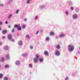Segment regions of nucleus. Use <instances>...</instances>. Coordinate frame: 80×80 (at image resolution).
Wrapping results in <instances>:
<instances>
[{
  "mask_svg": "<svg viewBox=\"0 0 80 80\" xmlns=\"http://www.w3.org/2000/svg\"><path fill=\"white\" fill-rule=\"evenodd\" d=\"M26 27V26L25 24H23L22 26V28H25Z\"/></svg>",
  "mask_w": 80,
  "mask_h": 80,
  "instance_id": "nucleus-19",
  "label": "nucleus"
},
{
  "mask_svg": "<svg viewBox=\"0 0 80 80\" xmlns=\"http://www.w3.org/2000/svg\"><path fill=\"white\" fill-rule=\"evenodd\" d=\"M38 18V16H36V17H35V19H37Z\"/></svg>",
  "mask_w": 80,
  "mask_h": 80,
  "instance_id": "nucleus-33",
  "label": "nucleus"
},
{
  "mask_svg": "<svg viewBox=\"0 0 80 80\" xmlns=\"http://www.w3.org/2000/svg\"><path fill=\"white\" fill-rule=\"evenodd\" d=\"M38 32H39L38 31L37 32H36V34H38Z\"/></svg>",
  "mask_w": 80,
  "mask_h": 80,
  "instance_id": "nucleus-35",
  "label": "nucleus"
},
{
  "mask_svg": "<svg viewBox=\"0 0 80 80\" xmlns=\"http://www.w3.org/2000/svg\"><path fill=\"white\" fill-rule=\"evenodd\" d=\"M5 68H9L10 66L9 65H6L5 66Z\"/></svg>",
  "mask_w": 80,
  "mask_h": 80,
  "instance_id": "nucleus-9",
  "label": "nucleus"
},
{
  "mask_svg": "<svg viewBox=\"0 0 80 80\" xmlns=\"http://www.w3.org/2000/svg\"><path fill=\"white\" fill-rule=\"evenodd\" d=\"M2 30V29L1 28H0V30Z\"/></svg>",
  "mask_w": 80,
  "mask_h": 80,
  "instance_id": "nucleus-44",
  "label": "nucleus"
},
{
  "mask_svg": "<svg viewBox=\"0 0 80 80\" xmlns=\"http://www.w3.org/2000/svg\"><path fill=\"white\" fill-rule=\"evenodd\" d=\"M21 27H20V26H19V27H18V30H21Z\"/></svg>",
  "mask_w": 80,
  "mask_h": 80,
  "instance_id": "nucleus-20",
  "label": "nucleus"
},
{
  "mask_svg": "<svg viewBox=\"0 0 80 80\" xmlns=\"http://www.w3.org/2000/svg\"><path fill=\"white\" fill-rule=\"evenodd\" d=\"M5 38V36H3V37H2V38H3V39Z\"/></svg>",
  "mask_w": 80,
  "mask_h": 80,
  "instance_id": "nucleus-39",
  "label": "nucleus"
},
{
  "mask_svg": "<svg viewBox=\"0 0 80 80\" xmlns=\"http://www.w3.org/2000/svg\"><path fill=\"white\" fill-rule=\"evenodd\" d=\"M0 67H1V65H0Z\"/></svg>",
  "mask_w": 80,
  "mask_h": 80,
  "instance_id": "nucleus-46",
  "label": "nucleus"
},
{
  "mask_svg": "<svg viewBox=\"0 0 80 80\" xmlns=\"http://www.w3.org/2000/svg\"><path fill=\"white\" fill-rule=\"evenodd\" d=\"M27 20V19L26 18H25L24 19L25 21H26Z\"/></svg>",
  "mask_w": 80,
  "mask_h": 80,
  "instance_id": "nucleus-37",
  "label": "nucleus"
},
{
  "mask_svg": "<svg viewBox=\"0 0 80 80\" xmlns=\"http://www.w3.org/2000/svg\"><path fill=\"white\" fill-rule=\"evenodd\" d=\"M14 28H18V25H17V24H15L14 25Z\"/></svg>",
  "mask_w": 80,
  "mask_h": 80,
  "instance_id": "nucleus-23",
  "label": "nucleus"
},
{
  "mask_svg": "<svg viewBox=\"0 0 80 80\" xmlns=\"http://www.w3.org/2000/svg\"><path fill=\"white\" fill-rule=\"evenodd\" d=\"M77 10H78V9H76V11H77Z\"/></svg>",
  "mask_w": 80,
  "mask_h": 80,
  "instance_id": "nucleus-43",
  "label": "nucleus"
},
{
  "mask_svg": "<svg viewBox=\"0 0 80 80\" xmlns=\"http://www.w3.org/2000/svg\"><path fill=\"white\" fill-rule=\"evenodd\" d=\"M8 39L12 41V42H13L14 40L13 38H12V35L11 34H9L8 35Z\"/></svg>",
  "mask_w": 80,
  "mask_h": 80,
  "instance_id": "nucleus-3",
  "label": "nucleus"
},
{
  "mask_svg": "<svg viewBox=\"0 0 80 80\" xmlns=\"http://www.w3.org/2000/svg\"><path fill=\"white\" fill-rule=\"evenodd\" d=\"M65 79L66 80H68V78H66Z\"/></svg>",
  "mask_w": 80,
  "mask_h": 80,
  "instance_id": "nucleus-36",
  "label": "nucleus"
},
{
  "mask_svg": "<svg viewBox=\"0 0 80 80\" xmlns=\"http://www.w3.org/2000/svg\"><path fill=\"white\" fill-rule=\"evenodd\" d=\"M73 9H74L73 7L71 6L70 7V9H71V10H73Z\"/></svg>",
  "mask_w": 80,
  "mask_h": 80,
  "instance_id": "nucleus-26",
  "label": "nucleus"
},
{
  "mask_svg": "<svg viewBox=\"0 0 80 80\" xmlns=\"http://www.w3.org/2000/svg\"><path fill=\"white\" fill-rule=\"evenodd\" d=\"M68 47L69 48V50L70 51V52H71L74 50V46L72 45H68Z\"/></svg>",
  "mask_w": 80,
  "mask_h": 80,
  "instance_id": "nucleus-2",
  "label": "nucleus"
},
{
  "mask_svg": "<svg viewBox=\"0 0 80 80\" xmlns=\"http://www.w3.org/2000/svg\"><path fill=\"white\" fill-rule=\"evenodd\" d=\"M2 21H0V25H2Z\"/></svg>",
  "mask_w": 80,
  "mask_h": 80,
  "instance_id": "nucleus-32",
  "label": "nucleus"
},
{
  "mask_svg": "<svg viewBox=\"0 0 80 80\" xmlns=\"http://www.w3.org/2000/svg\"><path fill=\"white\" fill-rule=\"evenodd\" d=\"M31 0H27V3L28 4L30 2V1Z\"/></svg>",
  "mask_w": 80,
  "mask_h": 80,
  "instance_id": "nucleus-25",
  "label": "nucleus"
},
{
  "mask_svg": "<svg viewBox=\"0 0 80 80\" xmlns=\"http://www.w3.org/2000/svg\"><path fill=\"white\" fill-rule=\"evenodd\" d=\"M56 48L58 49H59L60 48V45H57L56 46Z\"/></svg>",
  "mask_w": 80,
  "mask_h": 80,
  "instance_id": "nucleus-15",
  "label": "nucleus"
},
{
  "mask_svg": "<svg viewBox=\"0 0 80 80\" xmlns=\"http://www.w3.org/2000/svg\"><path fill=\"white\" fill-rule=\"evenodd\" d=\"M6 56H7V58H8V59H9V55L8 54H7L6 55Z\"/></svg>",
  "mask_w": 80,
  "mask_h": 80,
  "instance_id": "nucleus-18",
  "label": "nucleus"
},
{
  "mask_svg": "<svg viewBox=\"0 0 80 80\" xmlns=\"http://www.w3.org/2000/svg\"><path fill=\"white\" fill-rule=\"evenodd\" d=\"M29 67L31 68H32V64H29Z\"/></svg>",
  "mask_w": 80,
  "mask_h": 80,
  "instance_id": "nucleus-27",
  "label": "nucleus"
},
{
  "mask_svg": "<svg viewBox=\"0 0 80 80\" xmlns=\"http://www.w3.org/2000/svg\"><path fill=\"white\" fill-rule=\"evenodd\" d=\"M7 32V30H4V31H2V32L3 33H4V34L6 33Z\"/></svg>",
  "mask_w": 80,
  "mask_h": 80,
  "instance_id": "nucleus-12",
  "label": "nucleus"
},
{
  "mask_svg": "<svg viewBox=\"0 0 80 80\" xmlns=\"http://www.w3.org/2000/svg\"><path fill=\"white\" fill-rule=\"evenodd\" d=\"M50 35H54V33L53 32H50V33H49Z\"/></svg>",
  "mask_w": 80,
  "mask_h": 80,
  "instance_id": "nucleus-7",
  "label": "nucleus"
},
{
  "mask_svg": "<svg viewBox=\"0 0 80 80\" xmlns=\"http://www.w3.org/2000/svg\"><path fill=\"white\" fill-rule=\"evenodd\" d=\"M4 60H5V59H4V58H3V57H2L1 59V62H4Z\"/></svg>",
  "mask_w": 80,
  "mask_h": 80,
  "instance_id": "nucleus-11",
  "label": "nucleus"
},
{
  "mask_svg": "<svg viewBox=\"0 0 80 80\" xmlns=\"http://www.w3.org/2000/svg\"><path fill=\"white\" fill-rule=\"evenodd\" d=\"M22 55L23 57H27V54L26 53H23L22 54Z\"/></svg>",
  "mask_w": 80,
  "mask_h": 80,
  "instance_id": "nucleus-14",
  "label": "nucleus"
},
{
  "mask_svg": "<svg viewBox=\"0 0 80 80\" xmlns=\"http://www.w3.org/2000/svg\"><path fill=\"white\" fill-rule=\"evenodd\" d=\"M26 38H30V37L29 35H27L26 36Z\"/></svg>",
  "mask_w": 80,
  "mask_h": 80,
  "instance_id": "nucleus-21",
  "label": "nucleus"
},
{
  "mask_svg": "<svg viewBox=\"0 0 80 80\" xmlns=\"http://www.w3.org/2000/svg\"><path fill=\"white\" fill-rule=\"evenodd\" d=\"M66 14H67V15H68V11H66Z\"/></svg>",
  "mask_w": 80,
  "mask_h": 80,
  "instance_id": "nucleus-31",
  "label": "nucleus"
},
{
  "mask_svg": "<svg viewBox=\"0 0 80 80\" xmlns=\"http://www.w3.org/2000/svg\"><path fill=\"white\" fill-rule=\"evenodd\" d=\"M19 11V10L18 9L17 10V11H16V13H17V14H18Z\"/></svg>",
  "mask_w": 80,
  "mask_h": 80,
  "instance_id": "nucleus-30",
  "label": "nucleus"
},
{
  "mask_svg": "<svg viewBox=\"0 0 80 80\" xmlns=\"http://www.w3.org/2000/svg\"><path fill=\"white\" fill-rule=\"evenodd\" d=\"M18 43L19 45H22V41L21 40H19Z\"/></svg>",
  "mask_w": 80,
  "mask_h": 80,
  "instance_id": "nucleus-5",
  "label": "nucleus"
},
{
  "mask_svg": "<svg viewBox=\"0 0 80 80\" xmlns=\"http://www.w3.org/2000/svg\"><path fill=\"white\" fill-rule=\"evenodd\" d=\"M4 80H8V78L7 77H4Z\"/></svg>",
  "mask_w": 80,
  "mask_h": 80,
  "instance_id": "nucleus-22",
  "label": "nucleus"
},
{
  "mask_svg": "<svg viewBox=\"0 0 80 80\" xmlns=\"http://www.w3.org/2000/svg\"><path fill=\"white\" fill-rule=\"evenodd\" d=\"M2 44V42H0V45H1Z\"/></svg>",
  "mask_w": 80,
  "mask_h": 80,
  "instance_id": "nucleus-42",
  "label": "nucleus"
},
{
  "mask_svg": "<svg viewBox=\"0 0 80 80\" xmlns=\"http://www.w3.org/2000/svg\"><path fill=\"white\" fill-rule=\"evenodd\" d=\"M64 35L63 33H61V35H60V37H64Z\"/></svg>",
  "mask_w": 80,
  "mask_h": 80,
  "instance_id": "nucleus-16",
  "label": "nucleus"
},
{
  "mask_svg": "<svg viewBox=\"0 0 80 80\" xmlns=\"http://www.w3.org/2000/svg\"><path fill=\"white\" fill-rule=\"evenodd\" d=\"M14 30H15L14 29H13L12 31V32H14Z\"/></svg>",
  "mask_w": 80,
  "mask_h": 80,
  "instance_id": "nucleus-38",
  "label": "nucleus"
},
{
  "mask_svg": "<svg viewBox=\"0 0 80 80\" xmlns=\"http://www.w3.org/2000/svg\"><path fill=\"white\" fill-rule=\"evenodd\" d=\"M30 48H31V49L33 48V47H32V46H31V47H30Z\"/></svg>",
  "mask_w": 80,
  "mask_h": 80,
  "instance_id": "nucleus-40",
  "label": "nucleus"
},
{
  "mask_svg": "<svg viewBox=\"0 0 80 80\" xmlns=\"http://www.w3.org/2000/svg\"><path fill=\"white\" fill-rule=\"evenodd\" d=\"M77 15H76V14H74V15H73V18H74V19H76L77 18Z\"/></svg>",
  "mask_w": 80,
  "mask_h": 80,
  "instance_id": "nucleus-8",
  "label": "nucleus"
},
{
  "mask_svg": "<svg viewBox=\"0 0 80 80\" xmlns=\"http://www.w3.org/2000/svg\"><path fill=\"white\" fill-rule=\"evenodd\" d=\"M16 65H19L20 64V62L19 61H16Z\"/></svg>",
  "mask_w": 80,
  "mask_h": 80,
  "instance_id": "nucleus-10",
  "label": "nucleus"
},
{
  "mask_svg": "<svg viewBox=\"0 0 80 80\" xmlns=\"http://www.w3.org/2000/svg\"><path fill=\"white\" fill-rule=\"evenodd\" d=\"M3 77V74H0V78H2Z\"/></svg>",
  "mask_w": 80,
  "mask_h": 80,
  "instance_id": "nucleus-24",
  "label": "nucleus"
},
{
  "mask_svg": "<svg viewBox=\"0 0 80 80\" xmlns=\"http://www.w3.org/2000/svg\"><path fill=\"white\" fill-rule=\"evenodd\" d=\"M4 49L5 50H8L9 49V48L8 46H5L4 47Z\"/></svg>",
  "mask_w": 80,
  "mask_h": 80,
  "instance_id": "nucleus-6",
  "label": "nucleus"
},
{
  "mask_svg": "<svg viewBox=\"0 0 80 80\" xmlns=\"http://www.w3.org/2000/svg\"><path fill=\"white\" fill-rule=\"evenodd\" d=\"M12 16V14H9V16H8V19H10V18Z\"/></svg>",
  "mask_w": 80,
  "mask_h": 80,
  "instance_id": "nucleus-17",
  "label": "nucleus"
},
{
  "mask_svg": "<svg viewBox=\"0 0 80 80\" xmlns=\"http://www.w3.org/2000/svg\"><path fill=\"white\" fill-rule=\"evenodd\" d=\"M46 39L48 41L49 40V37H46Z\"/></svg>",
  "mask_w": 80,
  "mask_h": 80,
  "instance_id": "nucleus-28",
  "label": "nucleus"
},
{
  "mask_svg": "<svg viewBox=\"0 0 80 80\" xmlns=\"http://www.w3.org/2000/svg\"><path fill=\"white\" fill-rule=\"evenodd\" d=\"M40 62H43L42 58H40Z\"/></svg>",
  "mask_w": 80,
  "mask_h": 80,
  "instance_id": "nucleus-29",
  "label": "nucleus"
},
{
  "mask_svg": "<svg viewBox=\"0 0 80 80\" xmlns=\"http://www.w3.org/2000/svg\"><path fill=\"white\" fill-rule=\"evenodd\" d=\"M36 58H34L33 60L34 63H37L38 62V60H39L40 57H39V55H36Z\"/></svg>",
  "mask_w": 80,
  "mask_h": 80,
  "instance_id": "nucleus-1",
  "label": "nucleus"
},
{
  "mask_svg": "<svg viewBox=\"0 0 80 80\" xmlns=\"http://www.w3.org/2000/svg\"><path fill=\"white\" fill-rule=\"evenodd\" d=\"M80 53V52H78V53Z\"/></svg>",
  "mask_w": 80,
  "mask_h": 80,
  "instance_id": "nucleus-45",
  "label": "nucleus"
},
{
  "mask_svg": "<svg viewBox=\"0 0 80 80\" xmlns=\"http://www.w3.org/2000/svg\"><path fill=\"white\" fill-rule=\"evenodd\" d=\"M8 28H11V26H10V25H9L8 26Z\"/></svg>",
  "mask_w": 80,
  "mask_h": 80,
  "instance_id": "nucleus-41",
  "label": "nucleus"
},
{
  "mask_svg": "<svg viewBox=\"0 0 80 80\" xmlns=\"http://www.w3.org/2000/svg\"><path fill=\"white\" fill-rule=\"evenodd\" d=\"M44 54L45 55H48V52H47V51H45V52H44Z\"/></svg>",
  "mask_w": 80,
  "mask_h": 80,
  "instance_id": "nucleus-13",
  "label": "nucleus"
},
{
  "mask_svg": "<svg viewBox=\"0 0 80 80\" xmlns=\"http://www.w3.org/2000/svg\"><path fill=\"white\" fill-rule=\"evenodd\" d=\"M5 24H8V21H5Z\"/></svg>",
  "mask_w": 80,
  "mask_h": 80,
  "instance_id": "nucleus-34",
  "label": "nucleus"
},
{
  "mask_svg": "<svg viewBox=\"0 0 80 80\" xmlns=\"http://www.w3.org/2000/svg\"><path fill=\"white\" fill-rule=\"evenodd\" d=\"M60 52L58 50H57V51H56L55 53V54L56 55H57V56L60 55Z\"/></svg>",
  "mask_w": 80,
  "mask_h": 80,
  "instance_id": "nucleus-4",
  "label": "nucleus"
}]
</instances>
